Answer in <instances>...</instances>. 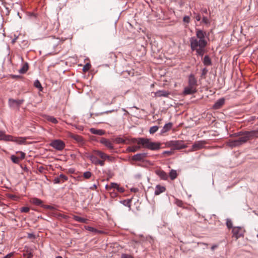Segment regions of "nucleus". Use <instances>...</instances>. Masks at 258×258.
<instances>
[{
    "label": "nucleus",
    "mask_w": 258,
    "mask_h": 258,
    "mask_svg": "<svg viewBox=\"0 0 258 258\" xmlns=\"http://www.w3.org/2000/svg\"><path fill=\"white\" fill-rule=\"evenodd\" d=\"M208 38L205 31L196 29V36L189 38L190 48L192 51H196L198 55L203 56L205 52V48L207 45Z\"/></svg>",
    "instance_id": "f257e3e1"
},
{
    "label": "nucleus",
    "mask_w": 258,
    "mask_h": 258,
    "mask_svg": "<svg viewBox=\"0 0 258 258\" xmlns=\"http://www.w3.org/2000/svg\"><path fill=\"white\" fill-rule=\"evenodd\" d=\"M235 136H240L238 139L229 141V146L231 147H234L240 146L246 143L251 137L254 135V131L245 132L244 133L239 132L234 134Z\"/></svg>",
    "instance_id": "f03ea898"
},
{
    "label": "nucleus",
    "mask_w": 258,
    "mask_h": 258,
    "mask_svg": "<svg viewBox=\"0 0 258 258\" xmlns=\"http://www.w3.org/2000/svg\"><path fill=\"white\" fill-rule=\"evenodd\" d=\"M132 142L141 145L143 148H147L151 150H158L160 149L161 144L158 142H152L150 139L144 138H134Z\"/></svg>",
    "instance_id": "7ed1b4c3"
},
{
    "label": "nucleus",
    "mask_w": 258,
    "mask_h": 258,
    "mask_svg": "<svg viewBox=\"0 0 258 258\" xmlns=\"http://www.w3.org/2000/svg\"><path fill=\"white\" fill-rule=\"evenodd\" d=\"M197 80L194 75L191 74L188 76V85L184 89L183 93L185 95L193 94L197 92Z\"/></svg>",
    "instance_id": "20e7f679"
},
{
    "label": "nucleus",
    "mask_w": 258,
    "mask_h": 258,
    "mask_svg": "<svg viewBox=\"0 0 258 258\" xmlns=\"http://www.w3.org/2000/svg\"><path fill=\"white\" fill-rule=\"evenodd\" d=\"M166 145L168 147H172L173 150H180L182 149H185L187 146L185 145L183 141H170L166 143Z\"/></svg>",
    "instance_id": "39448f33"
},
{
    "label": "nucleus",
    "mask_w": 258,
    "mask_h": 258,
    "mask_svg": "<svg viewBox=\"0 0 258 258\" xmlns=\"http://www.w3.org/2000/svg\"><path fill=\"white\" fill-rule=\"evenodd\" d=\"M50 146L58 151L62 150L64 147V143L60 140H54L51 142Z\"/></svg>",
    "instance_id": "423d86ee"
},
{
    "label": "nucleus",
    "mask_w": 258,
    "mask_h": 258,
    "mask_svg": "<svg viewBox=\"0 0 258 258\" xmlns=\"http://www.w3.org/2000/svg\"><path fill=\"white\" fill-rule=\"evenodd\" d=\"M206 142L204 141H199L194 143L191 147L190 152L199 150L204 148Z\"/></svg>",
    "instance_id": "0eeeda50"
},
{
    "label": "nucleus",
    "mask_w": 258,
    "mask_h": 258,
    "mask_svg": "<svg viewBox=\"0 0 258 258\" xmlns=\"http://www.w3.org/2000/svg\"><path fill=\"white\" fill-rule=\"evenodd\" d=\"M232 232L233 236L238 239L239 237L243 236V230L241 227H234L232 228Z\"/></svg>",
    "instance_id": "6e6552de"
},
{
    "label": "nucleus",
    "mask_w": 258,
    "mask_h": 258,
    "mask_svg": "<svg viewBox=\"0 0 258 258\" xmlns=\"http://www.w3.org/2000/svg\"><path fill=\"white\" fill-rule=\"evenodd\" d=\"M23 100H15L13 99H9V106L12 108H18L21 104L23 102Z\"/></svg>",
    "instance_id": "1a4fd4ad"
},
{
    "label": "nucleus",
    "mask_w": 258,
    "mask_h": 258,
    "mask_svg": "<svg viewBox=\"0 0 258 258\" xmlns=\"http://www.w3.org/2000/svg\"><path fill=\"white\" fill-rule=\"evenodd\" d=\"M8 141L16 143L19 145L24 144L26 143V138L25 137H16L10 135Z\"/></svg>",
    "instance_id": "9d476101"
},
{
    "label": "nucleus",
    "mask_w": 258,
    "mask_h": 258,
    "mask_svg": "<svg viewBox=\"0 0 258 258\" xmlns=\"http://www.w3.org/2000/svg\"><path fill=\"white\" fill-rule=\"evenodd\" d=\"M68 179V178L67 176L63 174H61L58 176L55 177L54 178L53 182L54 184L62 183Z\"/></svg>",
    "instance_id": "9b49d317"
},
{
    "label": "nucleus",
    "mask_w": 258,
    "mask_h": 258,
    "mask_svg": "<svg viewBox=\"0 0 258 258\" xmlns=\"http://www.w3.org/2000/svg\"><path fill=\"white\" fill-rule=\"evenodd\" d=\"M147 156V153H138L134 155L132 159L135 161H143Z\"/></svg>",
    "instance_id": "f8f14e48"
},
{
    "label": "nucleus",
    "mask_w": 258,
    "mask_h": 258,
    "mask_svg": "<svg viewBox=\"0 0 258 258\" xmlns=\"http://www.w3.org/2000/svg\"><path fill=\"white\" fill-rule=\"evenodd\" d=\"M100 143L104 145L106 147H107L109 150H113L114 146L112 143L108 139L102 138L100 140Z\"/></svg>",
    "instance_id": "ddd939ff"
},
{
    "label": "nucleus",
    "mask_w": 258,
    "mask_h": 258,
    "mask_svg": "<svg viewBox=\"0 0 258 258\" xmlns=\"http://www.w3.org/2000/svg\"><path fill=\"white\" fill-rule=\"evenodd\" d=\"M225 103V99L224 98H221L215 103V104L213 106V108L214 109H218L221 108Z\"/></svg>",
    "instance_id": "4468645a"
},
{
    "label": "nucleus",
    "mask_w": 258,
    "mask_h": 258,
    "mask_svg": "<svg viewBox=\"0 0 258 258\" xmlns=\"http://www.w3.org/2000/svg\"><path fill=\"white\" fill-rule=\"evenodd\" d=\"M170 93L168 91L165 90H159L154 93L155 97H168Z\"/></svg>",
    "instance_id": "2eb2a0df"
},
{
    "label": "nucleus",
    "mask_w": 258,
    "mask_h": 258,
    "mask_svg": "<svg viewBox=\"0 0 258 258\" xmlns=\"http://www.w3.org/2000/svg\"><path fill=\"white\" fill-rule=\"evenodd\" d=\"M166 190V188L164 186H161L160 185H156L155 187V190L154 191V194L155 195H159L160 194L164 192Z\"/></svg>",
    "instance_id": "dca6fc26"
},
{
    "label": "nucleus",
    "mask_w": 258,
    "mask_h": 258,
    "mask_svg": "<svg viewBox=\"0 0 258 258\" xmlns=\"http://www.w3.org/2000/svg\"><path fill=\"white\" fill-rule=\"evenodd\" d=\"M85 156L86 158H89L90 160V161H91L92 163H93L95 165H97V162L98 161V159L95 155H90L88 153H86L85 155Z\"/></svg>",
    "instance_id": "f3484780"
},
{
    "label": "nucleus",
    "mask_w": 258,
    "mask_h": 258,
    "mask_svg": "<svg viewBox=\"0 0 258 258\" xmlns=\"http://www.w3.org/2000/svg\"><path fill=\"white\" fill-rule=\"evenodd\" d=\"M90 132L93 134L100 136L103 135L105 134V132L103 130H98L95 128H91L90 129Z\"/></svg>",
    "instance_id": "a211bd4d"
},
{
    "label": "nucleus",
    "mask_w": 258,
    "mask_h": 258,
    "mask_svg": "<svg viewBox=\"0 0 258 258\" xmlns=\"http://www.w3.org/2000/svg\"><path fill=\"white\" fill-rule=\"evenodd\" d=\"M31 203L36 206H40L42 207H43V205L42 204V201L36 198H32L30 200Z\"/></svg>",
    "instance_id": "6ab92c4d"
},
{
    "label": "nucleus",
    "mask_w": 258,
    "mask_h": 258,
    "mask_svg": "<svg viewBox=\"0 0 258 258\" xmlns=\"http://www.w3.org/2000/svg\"><path fill=\"white\" fill-rule=\"evenodd\" d=\"M142 147L141 145L138 146H130L127 147L126 150L129 152H135L139 150Z\"/></svg>",
    "instance_id": "aec40b11"
},
{
    "label": "nucleus",
    "mask_w": 258,
    "mask_h": 258,
    "mask_svg": "<svg viewBox=\"0 0 258 258\" xmlns=\"http://www.w3.org/2000/svg\"><path fill=\"white\" fill-rule=\"evenodd\" d=\"M172 124L171 122L165 124L161 131V134H164L169 131L172 127Z\"/></svg>",
    "instance_id": "412c9836"
},
{
    "label": "nucleus",
    "mask_w": 258,
    "mask_h": 258,
    "mask_svg": "<svg viewBox=\"0 0 258 258\" xmlns=\"http://www.w3.org/2000/svg\"><path fill=\"white\" fill-rule=\"evenodd\" d=\"M157 175L162 179L166 180L168 177V174L163 170L157 171Z\"/></svg>",
    "instance_id": "4be33fe9"
},
{
    "label": "nucleus",
    "mask_w": 258,
    "mask_h": 258,
    "mask_svg": "<svg viewBox=\"0 0 258 258\" xmlns=\"http://www.w3.org/2000/svg\"><path fill=\"white\" fill-rule=\"evenodd\" d=\"M10 135H6L4 131H0V141H8Z\"/></svg>",
    "instance_id": "5701e85b"
},
{
    "label": "nucleus",
    "mask_w": 258,
    "mask_h": 258,
    "mask_svg": "<svg viewBox=\"0 0 258 258\" xmlns=\"http://www.w3.org/2000/svg\"><path fill=\"white\" fill-rule=\"evenodd\" d=\"M73 219L77 222H79L83 223H86V222L87 221V219H85L84 218H82V217L76 216V215L73 216Z\"/></svg>",
    "instance_id": "b1692460"
},
{
    "label": "nucleus",
    "mask_w": 258,
    "mask_h": 258,
    "mask_svg": "<svg viewBox=\"0 0 258 258\" xmlns=\"http://www.w3.org/2000/svg\"><path fill=\"white\" fill-rule=\"evenodd\" d=\"M28 70V64L27 63H25L22 67L19 70V72L20 74L25 73Z\"/></svg>",
    "instance_id": "393cba45"
},
{
    "label": "nucleus",
    "mask_w": 258,
    "mask_h": 258,
    "mask_svg": "<svg viewBox=\"0 0 258 258\" xmlns=\"http://www.w3.org/2000/svg\"><path fill=\"white\" fill-rule=\"evenodd\" d=\"M203 63L205 66H210L211 64V60L210 58L208 56L206 55L203 60Z\"/></svg>",
    "instance_id": "a878e982"
},
{
    "label": "nucleus",
    "mask_w": 258,
    "mask_h": 258,
    "mask_svg": "<svg viewBox=\"0 0 258 258\" xmlns=\"http://www.w3.org/2000/svg\"><path fill=\"white\" fill-rule=\"evenodd\" d=\"M177 174L176 171L173 169H172L169 173L170 178L171 180H174L177 177Z\"/></svg>",
    "instance_id": "bb28decb"
},
{
    "label": "nucleus",
    "mask_w": 258,
    "mask_h": 258,
    "mask_svg": "<svg viewBox=\"0 0 258 258\" xmlns=\"http://www.w3.org/2000/svg\"><path fill=\"white\" fill-rule=\"evenodd\" d=\"M34 86L38 88L39 89V91H42V87L41 86V83H40V82L39 81V80H36L35 81L34 83Z\"/></svg>",
    "instance_id": "cd10ccee"
},
{
    "label": "nucleus",
    "mask_w": 258,
    "mask_h": 258,
    "mask_svg": "<svg viewBox=\"0 0 258 258\" xmlns=\"http://www.w3.org/2000/svg\"><path fill=\"white\" fill-rule=\"evenodd\" d=\"M73 138L74 140L77 141L78 143H83V138L79 135H74Z\"/></svg>",
    "instance_id": "c85d7f7f"
},
{
    "label": "nucleus",
    "mask_w": 258,
    "mask_h": 258,
    "mask_svg": "<svg viewBox=\"0 0 258 258\" xmlns=\"http://www.w3.org/2000/svg\"><path fill=\"white\" fill-rule=\"evenodd\" d=\"M11 159L12 161V162L15 164H19L20 162L19 157H16L14 155L11 156Z\"/></svg>",
    "instance_id": "c756f323"
},
{
    "label": "nucleus",
    "mask_w": 258,
    "mask_h": 258,
    "mask_svg": "<svg viewBox=\"0 0 258 258\" xmlns=\"http://www.w3.org/2000/svg\"><path fill=\"white\" fill-rule=\"evenodd\" d=\"M159 127L157 125L153 126L150 128L149 133L151 134H153L158 130Z\"/></svg>",
    "instance_id": "7c9ffc66"
},
{
    "label": "nucleus",
    "mask_w": 258,
    "mask_h": 258,
    "mask_svg": "<svg viewBox=\"0 0 258 258\" xmlns=\"http://www.w3.org/2000/svg\"><path fill=\"white\" fill-rule=\"evenodd\" d=\"M114 142L117 144H124L125 141L123 138L118 137L115 139Z\"/></svg>",
    "instance_id": "2f4dec72"
},
{
    "label": "nucleus",
    "mask_w": 258,
    "mask_h": 258,
    "mask_svg": "<svg viewBox=\"0 0 258 258\" xmlns=\"http://www.w3.org/2000/svg\"><path fill=\"white\" fill-rule=\"evenodd\" d=\"M47 120L55 124L57 123L56 118L51 116H48L47 117Z\"/></svg>",
    "instance_id": "473e14b6"
},
{
    "label": "nucleus",
    "mask_w": 258,
    "mask_h": 258,
    "mask_svg": "<svg viewBox=\"0 0 258 258\" xmlns=\"http://www.w3.org/2000/svg\"><path fill=\"white\" fill-rule=\"evenodd\" d=\"M98 156H99L102 160H106L110 158L109 156L105 154L102 152H101L100 155Z\"/></svg>",
    "instance_id": "72a5a7b5"
},
{
    "label": "nucleus",
    "mask_w": 258,
    "mask_h": 258,
    "mask_svg": "<svg viewBox=\"0 0 258 258\" xmlns=\"http://www.w3.org/2000/svg\"><path fill=\"white\" fill-rule=\"evenodd\" d=\"M86 229L89 231H91V232H95V233H98V232H100L98 230H97L96 229L92 227H90V226H88L86 227Z\"/></svg>",
    "instance_id": "f704fd0d"
},
{
    "label": "nucleus",
    "mask_w": 258,
    "mask_h": 258,
    "mask_svg": "<svg viewBox=\"0 0 258 258\" xmlns=\"http://www.w3.org/2000/svg\"><path fill=\"white\" fill-rule=\"evenodd\" d=\"M226 225H227V227H228V228L229 229H230V228H233L232 227V221L229 219H227V220H226Z\"/></svg>",
    "instance_id": "c9c22d12"
},
{
    "label": "nucleus",
    "mask_w": 258,
    "mask_h": 258,
    "mask_svg": "<svg viewBox=\"0 0 258 258\" xmlns=\"http://www.w3.org/2000/svg\"><path fill=\"white\" fill-rule=\"evenodd\" d=\"M208 72V69H207L206 68H203L202 70L201 78H205V76L207 74Z\"/></svg>",
    "instance_id": "e433bc0d"
},
{
    "label": "nucleus",
    "mask_w": 258,
    "mask_h": 258,
    "mask_svg": "<svg viewBox=\"0 0 258 258\" xmlns=\"http://www.w3.org/2000/svg\"><path fill=\"white\" fill-rule=\"evenodd\" d=\"M91 173L89 171H86L84 173V174H83V176L84 177L86 178V179H88L89 178L91 177Z\"/></svg>",
    "instance_id": "4c0bfd02"
},
{
    "label": "nucleus",
    "mask_w": 258,
    "mask_h": 258,
    "mask_svg": "<svg viewBox=\"0 0 258 258\" xmlns=\"http://www.w3.org/2000/svg\"><path fill=\"white\" fill-rule=\"evenodd\" d=\"M29 210V208L27 207H23L21 208V212L23 213H28Z\"/></svg>",
    "instance_id": "58836bf2"
},
{
    "label": "nucleus",
    "mask_w": 258,
    "mask_h": 258,
    "mask_svg": "<svg viewBox=\"0 0 258 258\" xmlns=\"http://www.w3.org/2000/svg\"><path fill=\"white\" fill-rule=\"evenodd\" d=\"M202 22H203L205 24H210V21H209V19L207 17H205V16H204L203 17Z\"/></svg>",
    "instance_id": "ea45409f"
},
{
    "label": "nucleus",
    "mask_w": 258,
    "mask_h": 258,
    "mask_svg": "<svg viewBox=\"0 0 258 258\" xmlns=\"http://www.w3.org/2000/svg\"><path fill=\"white\" fill-rule=\"evenodd\" d=\"M91 65L89 63H87L84 66V67L83 68V70L84 72H86L88 71L90 68Z\"/></svg>",
    "instance_id": "a19ab883"
},
{
    "label": "nucleus",
    "mask_w": 258,
    "mask_h": 258,
    "mask_svg": "<svg viewBox=\"0 0 258 258\" xmlns=\"http://www.w3.org/2000/svg\"><path fill=\"white\" fill-rule=\"evenodd\" d=\"M17 153H19L20 154V157H19L20 159H24L25 158V153L23 152H22V151H18L17 152Z\"/></svg>",
    "instance_id": "79ce46f5"
},
{
    "label": "nucleus",
    "mask_w": 258,
    "mask_h": 258,
    "mask_svg": "<svg viewBox=\"0 0 258 258\" xmlns=\"http://www.w3.org/2000/svg\"><path fill=\"white\" fill-rule=\"evenodd\" d=\"M118 184L117 183H116L111 182L110 183L111 189L112 188L117 189V188L118 187Z\"/></svg>",
    "instance_id": "37998d69"
},
{
    "label": "nucleus",
    "mask_w": 258,
    "mask_h": 258,
    "mask_svg": "<svg viewBox=\"0 0 258 258\" xmlns=\"http://www.w3.org/2000/svg\"><path fill=\"white\" fill-rule=\"evenodd\" d=\"M43 207L45 209H49V210H54V209H55V208L53 206H50V205H43Z\"/></svg>",
    "instance_id": "c03bdc74"
},
{
    "label": "nucleus",
    "mask_w": 258,
    "mask_h": 258,
    "mask_svg": "<svg viewBox=\"0 0 258 258\" xmlns=\"http://www.w3.org/2000/svg\"><path fill=\"white\" fill-rule=\"evenodd\" d=\"M183 21L184 22L186 23H188L190 21V18L188 16H184L183 19Z\"/></svg>",
    "instance_id": "a18cd8bd"
},
{
    "label": "nucleus",
    "mask_w": 258,
    "mask_h": 258,
    "mask_svg": "<svg viewBox=\"0 0 258 258\" xmlns=\"http://www.w3.org/2000/svg\"><path fill=\"white\" fill-rule=\"evenodd\" d=\"M121 258H134L133 256L127 254H122Z\"/></svg>",
    "instance_id": "49530a36"
},
{
    "label": "nucleus",
    "mask_w": 258,
    "mask_h": 258,
    "mask_svg": "<svg viewBox=\"0 0 258 258\" xmlns=\"http://www.w3.org/2000/svg\"><path fill=\"white\" fill-rule=\"evenodd\" d=\"M104 160H99L98 159V161L97 162V165H100L101 166H104Z\"/></svg>",
    "instance_id": "de8ad7c7"
},
{
    "label": "nucleus",
    "mask_w": 258,
    "mask_h": 258,
    "mask_svg": "<svg viewBox=\"0 0 258 258\" xmlns=\"http://www.w3.org/2000/svg\"><path fill=\"white\" fill-rule=\"evenodd\" d=\"M195 14V18L196 19V21H200L201 19L200 15L197 14Z\"/></svg>",
    "instance_id": "09e8293b"
},
{
    "label": "nucleus",
    "mask_w": 258,
    "mask_h": 258,
    "mask_svg": "<svg viewBox=\"0 0 258 258\" xmlns=\"http://www.w3.org/2000/svg\"><path fill=\"white\" fill-rule=\"evenodd\" d=\"M176 204L179 207H182V205H183L182 202L181 201H180V200H176Z\"/></svg>",
    "instance_id": "8fccbe9b"
},
{
    "label": "nucleus",
    "mask_w": 258,
    "mask_h": 258,
    "mask_svg": "<svg viewBox=\"0 0 258 258\" xmlns=\"http://www.w3.org/2000/svg\"><path fill=\"white\" fill-rule=\"evenodd\" d=\"M101 152V151H99V150H94L93 151V153L94 154V155H95V156H96H96H99L100 155Z\"/></svg>",
    "instance_id": "3c124183"
},
{
    "label": "nucleus",
    "mask_w": 258,
    "mask_h": 258,
    "mask_svg": "<svg viewBox=\"0 0 258 258\" xmlns=\"http://www.w3.org/2000/svg\"><path fill=\"white\" fill-rule=\"evenodd\" d=\"M116 189L120 192H123L124 191V188L123 187H120L119 185L118 186V187Z\"/></svg>",
    "instance_id": "603ef678"
},
{
    "label": "nucleus",
    "mask_w": 258,
    "mask_h": 258,
    "mask_svg": "<svg viewBox=\"0 0 258 258\" xmlns=\"http://www.w3.org/2000/svg\"><path fill=\"white\" fill-rule=\"evenodd\" d=\"M173 152L172 151H165L163 152V154H167L168 155H170L172 154Z\"/></svg>",
    "instance_id": "864d4df0"
},
{
    "label": "nucleus",
    "mask_w": 258,
    "mask_h": 258,
    "mask_svg": "<svg viewBox=\"0 0 258 258\" xmlns=\"http://www.w3.org/2000/svg\"><path fill=\"white\" fill-rule=\"evenodd\" d=\"M218 245L217 244H214L211 247V249L212 250L214 251L216 248H217Z\"/></svg>",
    "instance_id": "5fc2aeb1"
},
{
    "label": "nucleus",
    "mask_w": 258,
    "mask_h": 258,
    "mask_svg": "<svg viewBox=\"0 0 258 258\" xmlns=\"http://www.w3.org/2000/svg\"><path fill=\"white\" fill-rule=\"evenodd\" d=\"M105 188L107 190H110L111 189V187H110V185H106L105 186Z\"/></svg>",
    "instance_id": "6e6d98bb"
},
{
    "label": "nucleus",
    "mask_w": 258,
    "mask_h": 258,
    "mask_svg": "<svg viewBox=\"0 0 258 258\" xmlns=\"http://www.w3.org/2000/svg\"><path fill=\"white\" fill-rule=\"evenodd\" d=\"M111 112H112L111 110H108V111H105V112H101V113H100V114H103V113H110Z\"/></svg>",
    "instance_id": "4d7b16f0"
},
{
    "label": "nucleus",
    "mask_w": 258,
    "mask_h": 258,
    "mask_svg": "<svg viewBox=\"0 0 258 258\" xmlns=\"http://www.w3.org/2000/svg\"><path fill=\"white\" fill-rule=\"evenodd\" d=\"M33 257V254L31 253H29L28 254L27 258H32Z\"/></svg>",
    "instance_id": "13d9d810"
},
{
    "label": "nucleus",
    "mask_w": 258,
    "mask_h": 258,
    "mask_svg": "<svg viewBox=\"0 0 258 258\" xmlns=\"http://www.w3.org/2000/svg\"><path fill=\"white\" fill-rule=\"evenodd\" d=\"M203 12L204 13L207 14V10L206 9H204L202 10Z\"/></svg>",
    "instance_id": "bf43d9fd"
},
{
    "label": "nucleus",
    "mask_w": 258,
    "mask_h": 258,
    "mask_svg": "<svg viewBox=\"0 0 258 258\" xmlns=\"http://www.w3.org/2000/svg\"><path fill=\"white\" fill-rule=\"evenodd\" d=\"M32 236H33V234H29V236H28L30 238V237H32Z\"/></svg>",
    "instance_id": "052dcab7"
},
{
    "label": "nucleus",
    "mask_w": 258,
    "mask_h": 258,
    "mask_svg": "<svg viewBox=\"0 0 258 258\" xmlns=\"http://www.w3.org/2000/svg\"><path fill=\"white\" fill-rule=\"evenodd\" d=\"M10 256H11L10 254H7V255L6 256V258H9Z\"/></svg>",
    "instance_id": "680f3d73"
},
{
    "label": "nucleus",
    "mask_w": 258,
    "mask_h": 258,
    "mask_svg": "<svg viewBox=\"0 0 258 258\" xmlns=\"http://www.w3.org/2000/svg\"><path fill=\"white\" fill-rule=\"evenodd\" d=\"M93 187H94V188H96V187H97V186H96V185L95 184H94V185H93Z\"/></svg>",
    "instance_id": "e2e57ef3"
},
{
    "label": "nucleus",
    "mask_w": 258,
    "mask_h": 258,
    "mask_svg": "<svg viewBox=\"0 0 258 258\" xmlns=\"http://www.w3.org/2000/svg\"><path fill=\"white\" fill-rule=\"evenodd\" d=\"M56 258H62V257L60 256H58L56 257Z\"/></svg>",
    "instance_id": "0e129e2a"
},
{
    "label": "nucleus",
    "mask_w": 258,
    "mask_h": 258,
    "mask_svg": "<svg viewBox=\"0 0 258 258\" xmlns=\"http://www.w3.org/2000/svg\"><path fill=\"white\" fill-rule=\"evenodd\" d=\"M257 236L258 237V234L257 235Z\"/></svg>",
    "instance_id": "69168bd1"
}]
</instances>
